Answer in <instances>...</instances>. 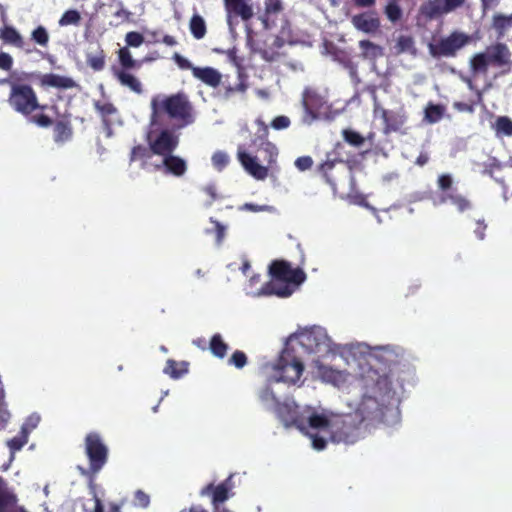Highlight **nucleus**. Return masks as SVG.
<instances>
[{"label": "nucleus", "instance_id": "1", "mask_svg": "<svg viewBox=\"0 0 512 512\" xmlns=\"http://www.w3.org/2000/svg\"><path fill=\"white\" fill-rule=\"evenodd\" d=\"M150 106L151 127L165 126L167 120H170L175 129H183L195 121L193 105L183 92L169 96H154Z\"/></svg>", "mask_w": 512, "mask_h": 512}, {"label": "nucleus", "instance_id": "2", "mask_svg": "<svg viewBox=\"0 0 512 512\" xmlns=\"http://www.w3.org/2000/svg\"><path fill=\"white\" fill-rule=\"evenodd\" d=\"M272 280L266 283L262 290L266 295L288 297L294 292V288L306 279V274L300 268L292 269L284 260H275L269 267Z\"/></svg>", "mask_w": 512, "mask_h": 512}, {"label": "nucleus", "instance_id": "3", "mask_svg": "<svg viewBox=\"0 0 512 512\" xmlns=\"http://www.w3.org/2000/svg\"><path fill=\"white\" fill-rule=\"evenodd\" d=\"M512 53L509 47L502 42L488 46L485 52L476 53L470 59V68L474 74H486L490 65L494 67H507L510 70Z\"/></svg>", "mask_w": 512, "mask_h": 512}, {"label": "nucleus", "instance_id": "4", "mask_svg": "<svg viewBox=\"0 0 512 512\" xmlns=\"http://www.w3.org/2000/svg\"><path fill=\"white\" fill-rule=\"evenodd\" d=\"M5 83L10 84L8 103L16 112L28 117L36 110L45 108V106L39 104L37 94L31 85L12 82L7 78L0 80V84Z\"/></svg>", "mask_w": 512, "mask_h": 512}, {"label": "nucleus", "instance_id": "5", "mask_svg": "<svg viewBox=\"0 0 512 512\" xmlns=\"http://www.w3.org/2000/svg\"><path fill=\"white\" fill-rule=\"evenodd\" d=\"M84 451L89 461V467L88 469L80 468L81 474L94 477L108 461V447L99 433L90 432L84 439Z\"/></svg>", "mask_w": 512, "mask_h": 512}, {"label": "nucleus", "instance_id": "6", "mask_svg": "<svg viewBox=\"0 0 512 512\" xmlns=\"http://www.w3.org/2000/svg\"><path fill=\"white\" fill-rule=\"evenodd\" d=\"M343 148V144L337 143L333 151L327 154L326 160L316 168L319 177L329 185L334 192H336L338 183L346 174V164L340 157V150Z\"/></svg>", "mask_w": 512, "mask_h": 512}, {"label": "nucleus", "instance_id": "7", "mask_svg": "<svg viewBox=\"0 0 512 512\" xmlns=\"http://www.w3.org/2000/svg\"><path fill=\"white\" fill-rule=\"evenodd\" d=\"M471 41L469 35L461 31H453L446 37H442L437 41L428 44L430 56L435 59L442 57L453 58L458 52L468 45Z\"/></svg>", "mask_w": 512, "mask_h": 512}, {"label": "nucleus", "instance_id": "8", "mask_svg": "<svg viewBox=\"0 0 512 512\" xmlns=\"http://www.w3.org/2000/svg\"><path fill=\"white\" fill-rule=\"evenodd\" d=\"M274 370L277 382L295 384L302 376L304 365L292 349L285 348L277 359Z\"/></svg>", "mask_w": 512, "mask_h": 512}, {"label": "nucleus", "instance_id": "9", "mask_svg": "<svg viewBox=\"0 0 512 512\" xmlns=\"http://www.w3.org/2000/svg\"><path fill=\"white\" fill-rule=\"evenodd\" d=\"M160 129L157 136L152 139L151 134L147 135V141L153 154L167 156L172 154L179 145V135L176 133L179 129L174 126H158Z\"/></svg>", "mask_w": 512, "mask_h": 512}, {"label": "nucleus", "instance_id": "10", "mask_svg": "<svg viewBox=\"0 0 512 512\" xmlns=\"http://www.w3.org/2000/svg\"><path fill=\"white\" fill-rule=\"evenodd\" d=\"M331 440L335 443L354 444L360 438L359 425L347 415L332 422Z\"/></svg>", "mask_w": 512, "mask_h": 512}, {"label": "nucleus", "instance_id": "11", "mask_svg": "<svg viewBox=\"0 0 512 512\" xmlns=\"http://www.w3.org/2000/svg\"><path fill=\"white\" fill-rule=\"evenodd\" d=\"M232 478L233 475H229L223 482L219 483L218 485L209 483L200 490L201 496H209L211 498L213 511L228 510L221 505L231 496H233L232 490L234 488V483Z\"/></svg>", "mask_w": 512, "mask_h": 512}, {"label": "nucleus", "instance_id": "12", "mask_svg": "<svg viewBox=\"0 0 512 512\" xmlns=\"http://www.w3.org/2000/svg\"><path fill=\"white\" fill-rule=\"evenodd\" d=\"M467 0H427L420 6V14L433 20L462 8Z\"/></svg>", "mask_w": 512, "mask_h": 512}, {"label": "nucleus", "instance_id": "13", "mask_svg": "<svg viewBox=\"0 0 512 512\" xmlns=\"http://www.w3.org/2000/svg\"><path fill=\"white\" fill-rule=\"evenodd\" d=\"M224 8L226 11L227 22L232 25L237 19L246 22L249 21L253 15V6L251 0H223Z\"/></svg>", "mask_w": 512, "mask_h": 512}, {"label": "nucleus", "instance_id": "14", "mask_svg": "<svg viewBox=\"0 0 512 512\" xmlns=\"http://www.w3.org/2000/svg\"><path fill=\"white\" fill-rule=\"evenodd\" d=\"M277 413L286 426H295L300 431L306 430L304 411H300V407L294 402L280 404Z\"/></svg>", "mask_w": 512, "mask_h": 512}, {"label": "nucleus", "instance_id": "15", "mask_svg": "<svg viewBox=\"0 0 512 512\" xmlns=\"http://www.w3.org/2000/svg\"><path fill=\"white\" fill-rule=\"evenodd\" d=\"M326 102L323 97L313 89H305L302 95V105L309 117L308 123L317 119Z\"/></svg>", "mask_w": 512, "mask_h": 512}, {"label": "nucleus", "instance_id": "16", "mask_svg": "<svg viewBox=\"0 0 512 512\" xmlns=\"http://www.w3.org/2000/svg\"><path fill=\"white\" fill-rule=\"evenodd\" d=\"M328 337L325 331L319 328L305 330L300 334V343L310 352H321L328 347Z\"/></svg>", "mask_w": 512, "mask_h": 512}, {"label": "nucleus", "instance_id": "17", "mask_svg": "<svg viewBox=\"0 0 512 512\" xmlns=\"http://www.w3.org/2000/svg\"><path fill=\"white\" fill-rule=\"evenodd\" d=\"M238 160L244 169L257 180H264L268 176V166L260 165L256 157L241 149L237 153Z\"/></svg>", "mask_w": 512, "mask_h": 512}, {"label": "nucleus", "instance_id": "18", "mask_svg": "<svg viewBox=\"0 0 512 512\" xmlns=\"http://www.w3.org/2000/svg\"><path fill=\"white\" fill-rule=\"evenodd\" d=\"M352 25L359 31L366 34H375L379 31L380 20L373 13L363 12L352 16Z\"/></svg>", "mask_w": 512, "mask_h": 512}, {"label": "nucleus", "instance_id": "19", "mask_svg": "<svg viewBox=\"0 0 512 512\" xmlns=\"http://www.w3.org/2000/svg\"><path fill=\"white\" fill-rule=\"evenodd\" d=\"M156 170L163 169L164 173L182 177L187 171V163L180 156L169 154L163 157L161 164L155 165Z\"/></svg>", "mask_w": 512, "mask_h": 512}, {"label": "nucleus", "instance_id": "20", "mask_svg": "<svg viewBox=\"0 0 512 512\" xmlns=\"http://www.w3.org/2000/svg\"><path fill=\"white\" fill-rule=\"evenodd\" d=\"M246 43L251 52L259 54L261 58L267 62H273L279 57V53L276 50L272 48L266 49L263 41H261L258 38V35L252 31L247 32Z\"/></svg>", "mask_w": 512, "mask_h": 512}, {"label": "nucleus", "instance_id": "21", "mask_svg": "<svg viewBox=\"0 0 512 512\" xmlns=\"http://www.w3.org/2000/svg\"><path fill=\"white\" fill-rule=\"evenodd\" d=\"M357 411L361 416V420H373L383 415L381 405L372 396H364Z\"/></svg>", "mask_w": 512, "mask_h": 512}, {"label": "nucleus", "instance_id": "22", "mask_svg": "<svg viewBox=\"0 0 512 512\" xmlns=\"http://www.w3.org/2000/svg\"><path fill=\"white\" fill-rule=\"evenodd\" d=\"M304 415L306 418V430L303 431L304 433L309 434L308 429L331 431L332 423L324 414H319L308 408L304 410Z\"/></svg>", "mask_w": 512, "mask_h": 512}, {"label": "nucleus", "instance_id": "23", "mask_svg": "<svg viewBox=\"0 0 512 512\" xmlns=\"http://www.w3.org/2000/svg\"><path fill=\"white\" fill-rule=\"evenodd\" d=\"M193 77L212 88H217L222 83L223 78L217 69L209 66L193 68Z\"/></svg>", "mask_w": 512, "mask_h": 512}, {"label": "nucleus", "instance_id": "24", "mask_svg": "<svg viewBox=\"0 0 512 512\" xmlns=\"http://www.w3.org/2000/svg\"><path fill=\"white\" fill-rule=\"evenodd\" d=\"M94 107L96 111L100 114L102 119V124L104 127V130L107 133V136L110 137L112 135V125L113 121L110 118L112 115L117 114L118 110L117 108L110 102H100L95 101Z\"/></svg>", "mask_w": 512, "mask_h": 512}, {"label": "nucleus", "instance_id": "25", "mask_svg": "<svg viewBox=\"0 0 512 512\" xmlns=\"http://www.w3.org/2000/svg\"><path fill=\"white\" fill-rule=\"evenodd\" d=\"M230 58L235 63V65L238 67V77H237L238 78V82L234 86L229 84V83L228 84L223 83L224 84V88H225L226 96H231V95H233L235 93H245L246 90L248 89V83H247L248 76L243 71V68L241 67V62L232 53L230 54Z\"/></svg>", "mask_w": 512, "mask_h": 512}, {"label": "nucleus", "instance_id": "26", "mask_svg": "<svg viewBox=\"0 0 512 512\" xmlns=\"http://www.w3.org/2000/svg\"><path fill=\"white\" fill-rule=\"evenodd\" d=\"M40 84L43 87H54L58 89H71L76 86V82L72 78L54 73L42 75Z\"/></svg>", "mask_w": 512, "mask_h": 512}, {"label": "nucleus", "instance_id": "27", "mask_svg": "<svg viewBox=\"0 0 512 512\" xmlns=\"http://www.w3.org/2000/svg\"><path fill=\"white\" fill-rule=\"evenodd\" d=\"M73 127L68 119L57 120L53 127V139L56 144L62 145L72 140Z\"/></svg>", "mask_w": 512, "mask_h": 512}, {"label": "nucleus", "instance_id": "28", "mask_svg": "<svg viewBox=\"0 0 512 512\" xmlns=\"http://www.w3.org/2000/svg\"><path fill=\"white\" fill-rule=\"evenodd\" d=\"M381 117L386 131H398L406 121L404 114L387 109L382 110Z\"/></svg>", "mask_w": 512, "mask_h": 512}, {"label": "nucleus", "instance_id": "29", "mask_svg": "<svg viewBox=\"0 0 512 512\" xmlns=\"http://www.w3.org/2000/svg\"><path fill=\"white\" fill-rule=\"evenodd\" d=\"M16 502V496L8 489L4 479L0 477V512H12Z\"/></svg>", "mask_w": 512, "mask_h": 512}, {"label": "nucleus", "instance_id": "30", "mask_svg": "<svg viewBox=\"0 0 512 512\" xmlns=\"http://www.w3.org/2000/svg\"><path fill=\"white\" fill-rule=\"evenodd\" d=\"M491 26L495 30L497 38H503L507 31L512 28V13L510 15L502 13L494 14Z\"/></svg>", "mask_w": 512, "mask_h": 512}, {"label": "nucleus", "instance_id": "31", "mask_svg": "<svg viewBox=\"0 0 512 512\" xmlns=\"http://www.w3.org/2000/svg\"><path fill=\"white\" fill-rule=\"evenodd\" d=\"M115 76L122 86L128 87L136 94H141L143 92L142 84L139 79L128 71L118 70L115 72Z\"/></svg>", "mask_w": 512, "mask_h": 512}, {"label": "nucleus", "instance_id": "32", "mask_svg": "<svg viewBox=\"0 0 512 512\" xmlns=\"http://www.w3.org/2000/svg\"><path fill=\"white\" fill-rule=\"evenodd\" d=\"M0 38L6 44L23 48L25 41L22 35L13 26H4L0 31Z\"/></svg>", "mask_w": 512, "mask_h": 512}, {"label": "nucleus", "instance_id": "33", "mask_svg": "<svg viewBox=\"0 0 512 512\" xmlns=\"http://www.w3.org/2000/svg\"><path fill=\"white\" fill-rule=\"evenodd\" d=\"M359 47L361 49L360 56L363 59L375 60L383 55L382 47L369 40H361Z\"/></svg>", "mask_w": 512, "mask_h": 512}, {"label": "nucleus", "instance_id": "34", "mask_svg": "<svg viewBox=\"0 0 512 512\" xmlns=\"http://www.w3.org/2000/svg\"><path fill=\"white\" fill-rule=\"evenodd\" d=\"M188 365L186 361L177 362L173 359H169L164 367V373L169 375L172 379H179L188 373Z\"/></svg>", "mask_w": 512, "mask_h": 512}, {"label": "nucleus", "instance_id": "35", "mask_svg": "<svg viewBox=\"0 0 512 512\" xmlns=\"http://www.w3.org/2000/svg\"><path fill=\"white\" fill-rule=\"evenodd\" d=\"M84 512H122L121 504L116 502H109L106 506L102 500L94 493L93 495V507L88 508L84 505Z\"/></svg>", "mask_w": 512, "mask_h": 512}, {"label": "nucleus", "instance_id": "36", "mask_svg": "<svg viewBox=\"0 0 512 512\" xmlns=\"http://www.w3.org/2000/svg\"><path fill=\"white\" fill-rule=\"evenodd\" d=\"M317 373L321 379L328 383L337 384L344 380L343 373L325 365H317Z\"/></svg>", "mask_w": 512, "mask_h": 512}, {"label": "nucleus", "instance_id": "37", "mask_svg": "<svg viewBox=\"0 0 512 512\" xmlns=\"http://www.w3.org/2000/svg\"><path fill=\"white\" fill-rule=\"evenodd\" d=\"M445 114V106L429 102L424 110V119L430 124L439 122Z\"/></svg>", "mask_w": 512, "mask_h": 512}, {"label": "nucleus", "instance_id": "38", "mask_svg": "<svg viewBox=\"0 0 512 512\" xmlns=\"http://www.w3.org/2000/svg\"><path fill=\"white\" fill-rule=\"evenodd\" d=\"M447 201H450L453 205H455L459 212H464L471 208L470 201L465 196L456 192L446 193L441 197V202L444 203Z\"/></svg>", "mask_w": 512, "mask_h": 512}, {"label": "nucleus", "instance_id": "39", "mask_svg": "<svg viewBox=\"0 0 512 512\" xmlns=\"http://www.w3.org/2000/svg\"><path fill=\"white\" fill-rule=\"evenodd\" d=\"M228 348V344L224 342L220 334L217 333L211 337L209 349L215 357L223 359L227 354Z\"/></svg>", "mask_w": 512, "mask_h": 512}, {"label": "nucleus", "instance_id": "40", "mask_svg": "<svg viewBox=\"0 0 512 512\" xmlns=\"http://www.w3.org/2000/svg\"><path fill=\"white\" fill-rule=\"evenodd\" d=\"M190 32L193 37L197 40H200L205 37L207 32L206 23L203 17L199 14H194L189 22Z\"/></svg>", "mask_w": 512, "mask_h": 512}, {"label": "nucleus", "instance_id": "41", "mask_svg": "<svg viewBox=\"0 0 512 512\" xmlns=\"http://www.w3.org/2000/svg\"><path fill=\"white\" fill-rule=\"evenodd\" d=\"M265 6V18L262 20L263 25L265 28L269 27V16L278 15L283 11V3L282 0H265L264 1Z\"/></svg>", "mask_w": 512, "mask_h": 512}, {"label": "nucleus", "instance_id": "42", "mask_svg": "<svg viewBox=\"0 0 512 512\" xmlns=\"http://www.w3.org/2000/svg\"><path fill=\"white\" fill-rule=\"evenodd\" d=\"M493 128L497 136H512V120L508 116H499Z\"/></svg>", "mask_w": 512, "mask_h": 512}, {"label": "nucleus", "instance_id": "43", "mask_svg": "<svg viewBox=\"0 0 512 512\" xmlns=\"http://www.w3.org/2000/svg\"><path fill=\"white\" fill-rule=\"evenodd\" d=\"M82 17L78 10L76 9H69L65 11L62 16L60 17L58 24L61 27L66 26H79L81 23Z\"/></svg>", "mask_w": 512, "mask_h": 512}, {"label": "nucleus", "instance_id": "44", "mask_svg": "<svg viewBox=\"0 0 512 512\" xmlns=\"http://www.w3.org/2000/svg\"><path fill=\"white\" fill-rule=\"evenodd\" d=\"M119 61L122 66V70L127 71L128 69H134L140 67V62L133 59L130 51L127 47H123L118 52Z\"/></svg>", "mask_w": 512, "mask_h": 512}, {"label": "nucleus", "instance_id": "45", "mask_svg": "<svg viewBox=\"0 0 512 512\" xmlns=\"http://www.w3.org/2000/svg\"><path fill=\"white\" fill-rule=\"evenodd\" d=\"M384 13L392 23L398 22L403 15L402 9L396 0H391L387 3L384 9Z\"/></svg>", "mask_w": 512, "mask_h": 512}, {"label": "nucleus", "instance_id": "46", "mask_svg": "<svg viewBox=\"0 0 512 512\" xmlns=\"http://www.w3.org/2000/svg\"><path fill=\"white\" fill-rule=\"evenodd\" d=\"M343 139L353 147H361L365 143V138L357 131L344 129L342 131Z\"/></svg>", "mask_w": 512, "mask_h": 512}, {"label": "nucleus", "instance_id": "47", "mask_svg": "<svg viewBox=\"0 0 512 512\" xmlns=\"http://www.w3.org/2000/svg\"><path fill=\"white\" fill-rule=\"evenodd\" d=\"M152 151L150 150V145L148 147L144 145H136L131 149L130 152V162H134L137 160H145L152 156Z\"/></svg>", "mask_w": 512, "mask_h": 512}, {"label": "nucleus", "instance_id": "48", "mask_svg": "<svg viewBox=\"0 0 512 512\" xmlns=\"http://www.w3.org/2000/svg\"><path fill=\"white\" fill-rule=\"evenodd\" d=\"M28 442L27 431L23 428L21 433L7 442L8 447L12 453H15L22 449V447Z\"/></svg>", "mask_w": 512, "mask_h": 512}, {"label": "nucleus", "instance_id": "49", "mask_svg": "<svg viewBox=\"0 0 512 512\" xmlns=\"http://www.w3.org/2000/svg\"><path fill=\"white\" fill-rule=\"evenodd\" d=\"M31 39L42 47L49 43V34L44 26H38L31 33Z\"/></svg>", "mask_w": 512, "mask_h": 512}, {"label": "nucleus", "instance_id": "50", "mask_svg": "<svg viewBox=\"0 0 512 512\" xmlns=\"http://www.w3.org/2000/svg\"><path fill=\"white\" fill-rule=\"evenodd\" d=\"M248 362L247 355L241 350H235L228 359V364L237 369H242Z\"/></svg>", "mask_w": 512, "mask_h": 512}, {"label": "nucleus", "instance_id": "51", "mask_svg": "<svg viewBox=\"0 0 512 512\" xmlns=\"http://www.w3.org/2000/svg\"><path fill=\"white\" fill-rule=\"evenodd\" d=\"M261 150L265 152V160L268 164V166H271L272 164L276 163L277 156H278V149L277 147L271 143V142H265L262 145Z\"/></svg>", "mask_w": 512, "mask_h": 512}, {"label": "nucleus", "instance_id": "52", "mask_svg": "<svg viewBox=\"0 0 512 512\" xmlns=\"http://www.w3.org/2000/svg\"><path fill=\"white\" fill-rule=\"evenodd\" d=\"M229 163V157L225 152L217 151L212 156V164L213 166L221 171L224 169Z\"/></svg>", "mask_w": 512, "mask_h": 512}, {"label": "nucleus", "instance_id": "53", "mask_svg": "<svg viewBox=\"0 0 512 512\" xmlns=\"http://www.w3.org/2000/svg\"><path fill=\"white\" fill-rule=\"evenodd\" d=\"M28 117H29V122L34 123L37 126L43 127V128H47V127L51 126L53 123L52 119L48 115L43 114V113L35 114V115L31 114Z\"/></svg>", "mask_w": 512, "mask_h": 512}, {"label": "nucleus", "instance_id": "54", "mask_svg": "<svg viewBox=\"0 0 512 512\" xmlns=\"http://www.w3.org/2000/svg\"><path fill=\"white\" fill-rule=\"evenodd\" d=\"M125 41L130 47H139L144 42V36L136 31L128 32L125 36Z\"/></svg>", "mask_w": 512, "mask_h": 512}, {"label": "nucleus", "instance_id": "55", "mask_svg": "<svg viewBox=\"0 0 512 512\" xmlns=\"http://www.w3.org/2000/svg\"><path fill=\"white\" fill-rule=\"evenodd\" d=\"M172 59L174 62L178 65L180 69L183 70H191L193 73V68H196L197 66H194L188 59L180 55L179 53L175 52L172 56Z\"/></svg>", "mask_w": 512, "mask_h": 512}, {"label": "nucleus", "instance_id": "56", "mask_svg": "<svg viewBox=\"0 0 512 512\" xmlns=\"http://www.w3.org/2000/svg\"><path fill=\"white\" fill-rule=\"evenodd\" d=\"M87 63L93 70L100 71L105 66V57L102 54L92 56L87 59Z\"/></svg>", "mask_w": 512, "mask_h": 512}, {"label": "nucleus", "instance_id": "57", "mask_svg": "<svg viewBox=\"0 0 512 512\" xmlns=\"http://www.w3.org/2000/svg\"><path fill=\"white\" fill-rule=\"evenodd\" d=\"M295 166L300 171H306L313 166V159L311 156H301L295 160Z\"/></svg>", "mask_w": 512, "mask_h": 512}, {"label": "nucleus", "instance_id": "58", "mask_svg": "<svg viewBox=\"0 0 512 512\" xmlns=\"http://www.w3.org/2000/svg\"><path fill=\"white\" fill-rule=\"evenodd\" d=\"M438 188L446 192L447 190L451 189L453 184V179L449 174H441L437 179Z\"/></svg>", "mask_w": 512, "mask_h": 512}, {"label": "nucleus", "instance_id": "59", "mask_svg": "<svg viewBox=\"0 0 512 512\" xmlns=\"http://www.w3.org/2000/svg\"><path fill=\"white\" fill-rule=\"evenodd\" d=\"M134 498H135V504L142 507V508H146L148 507L149 503H150V497L148 494H146L144 491L142 490H137L135 492V495H134Z\"/></svg>", "mask_w": 512, "mask_h": 512}, {"label": "nucleus", "instance_id": "60", "mask_svg": "<svg viewBox=\"0 0 512 512\" xmlns=\"http://www.w3.org/2000/svg\"><path fill=\"white\" fill-rule=\"evenodd\" d=\"M290 125V119L287 116H277L272 120L271 126L276 130L286 129Z\"/></svg>", "mask_w": 512, "mask_h": 512}, {"label": "nucleus", "instance_id": "61", "mask_svg": "<svg viewBox=\"0 0 512 512\" xmlns=\"http://www.w3.org/2000/svg\"><path fill=\"white\" fill-rule=\"evenodd\" d=\"M13 67V58L6 52L0 53V69L4 71H10Z\"/></svg>", "mask_w": 512, "mask_h": 512}, {"label": "nucleus", "instance_id": "62", "mask_svg": "<svg viewBox=\"0 0 512 512\" xmlns=\"http://www.w3.org/2000/svg\"><path fill=\"white\" fill-rule=\"evenodd\" d=\"M414 45V41L410 36H400L397 41V46L400 51H408Z\"/></svg>", "mask_w": 512, "mask_h": 512}, {"label": "nucleus", "instance_id": "63", "mask_svg": "<svg viewBox=\"0 0 512 512\" xmlns=\"http://www.w3.org/2000/svg\"><path fill=\"white\" fill-rule=\"evenodd\" d=\"M308 435L312 439V446L314 449L323 450L326 447L327 441L324 437H321L318 434H312V433H309Z\"/></svg>", "mask_w": 512, "mask_h": 512}, {"label": "nucleus", "instance_id": "64", "mask_svg": "<svg viewBox=\"0 0 512 512\" xmlns=\"http://www.w3.org/2000/svg\"><path fill=\"white\" fill-rule=\"evenodd\" d=\"M215 224V237L217 244H221L226 233V228L218 221H212Z\"/></svg>", "mask_w": 512, "mask_h": 512}]
</instances>
